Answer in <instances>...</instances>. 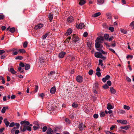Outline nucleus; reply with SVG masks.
Masks as SVG:
<instances>
[{
    "label": "nucleus",
    "instance_id": "nucleus-30",
    "mask_svg": "<svg viewBox=\"0 0 134 134\" xmlns=\"http://www.w3.org/2000/svg\"><path fill=\"white\" fill-rule=\"evenodd\" d=\"M25 69L26 70L29 69L30 68V65L29 64H26L25 65Z\"/></svg>",
    "mask_w": 134,
    "mask_h": 134
},
{
    "label": "nucleus",
    "instance_id": "nucleus-56",
    "mask_svg": "<svg viewBox=\"0 0 134 134\" xmlns=\"http://www.w3.org/2000/svg\"><path fill=\"white\" fill-rule=\"evenodd\" d=\"M15 124V126L16 127L17 129H18L19 128L20 126V124L18 123H16Z\"/></svg>",
    "mask_w": 134,
    "mask_h": 134
},
{
    "label": "nucleus",
    "instance_id": "nucleus-49",
    "mask_svg": "<svg viewBox=\"0 0 134 134\" xmlns=\"http://www.w3.org/2000/svg\"><path fill=\"white\" fill-rule=\"evenodd\" d=\"M105 132L107 134H115L114 133L108 131H106Z\"/></svg>",
    "mask_w": 134,
    "mask_h": 134
},
{
    "label": "nucleus",
    "instance_id": "nucleus-36",
    "mask_svg": "<svg viewBox=\"0 0 134 134\" xmlns=\"http://www.w3.org/2000/svg\"><path fill=\"white\" fill-rule=\"evenodd\" d=\"M124 108L125 109L129 110L130 109V107L129 106L124 105Z\"/></svg>",
    "mask_w": 134,
    "mask_h": 134
},
{
    "label": "nucleus",
    "instance_id": "nucleus-3",
    "mask_svg": "<svg viewBox=\"0 0 134 134\" xmlns=\"http://www.w3.org/2000/svg\"><path fill=\"white\" fill-rule=\"evenodd\" d=\"M34 124L35 125L34 126H33L34 130H36L37 129L40 128V124L37 121H35L34 122Z\"/></svg>",
    "mask_w": 134,
    "mask_h": 134
},
{
    "label": "nucleus",
    "instance_id": "nucleus-9",
    "mask_svg": "<svg viewBox=\"0 0 134 134\" xmlns=\"http://www.w3.org/2000/svg\"><path fill=\"white\" fill-rule=\"evenodd\" d=\"M85 127V126L83 123H80L79 125V128L80 130H82Z\"/></svg>",
    "mask_w": 134,
    "mask_h": 134
},
{
    "label": "nucleus",
    "instance_id": "nucleus-20",
    "mask_svg": "<svg viewBox=\"0 0 134 134\" xmlns=\"http://www.w3.org/2000/svg\"><path fill=\"white\" fill-rule=\"evenodd\" d=\"M72 30L71 29H68L65 35H70L72 32Z\"/></svg>",
    "mask_w": 134,
    "mask_h": 134
},
{
    "label": "nucleus",
    "instance_id": "nucleus-31",
    "mask_svg": "<svg viewBox=\"0 0 134 134\" xmlns=\"http://www.w3.org/2000/svg\"><path fill=\"white\" fill-rule=\"evenodd\" d=\"M39 60V62L40 63H44V59L43 57H40Z\"/></svg>",
    "mask_w": 134,
    "mask_h": 134
},
{
    "label": "nucleus",
    "instance_id": "nucleus-19",
    "mask_svg": "<svg viewBox=\"0 0 134 134\" xmlns=\"http://www.w3.org/2000/svg\"><path fill=\"white\" fill-rule=\"evenodd\" d=\"M85 26V25L83 23H80L78 25V27L77 26V27L80 29H82Z\"/></svg>",
    "mask_w": 134,
    "mask_h": 134
},
{
    "label": "nucleus",
    "instance_id": "nucleus-43",
    "mask_svg": "<svg viewBox=\"0 0 134 134\" xmlns=\"http://www.w3.org/2000/svg\"><path fill=\"white\" fill-rule=\"evenodd\" d=\"M78 106L77 104L76 103H74L72 104V107L74 108H76Z\"/></svg>",
    "mask_w": 134,
    "mask_h": 134
},
{
    "label": "nucleus",
    "instance_id": "nucleus-24",
    "mask_svg": "<svg viewBox=\"0 0 134 134\" xmlns=\"http://www.w3.org/2000/svg\"><path fill=\"white\" fill-rule=\"evenodd\" d=\"M86 3L85 0H80L79 4L81 5H82L85 4Z\"/></svg>",
    "mask_w": 134,
    "mask_h": 134
},
{
    "label": "nucleus",
    "instance_id": "nucleus-44",
    "mask_svg": "<svg viewBox=\"0 0 134 134\" xmlns=\"http://www.w3.org/2000/svg\"><path fill=\"white\" fill-rule=\"evenodd\" d=\"M47 129V127L46 126H44L42 128V131L43 132H45Z\"/></svg>",
    "mask_w": 134,
    "mask_h": 134
},
{
    "label": "nucleus",
    "instance_id": "nucleus-39",
    "mask_svg": "<svg viewBox=\"0 0 134 134\" xmlns=\"http://www.w3.org/2000/svg\"><path fill=\"white\" fill-rule=\"evenodd\" d=\"M6 110V108L4 107H3L1 110V112L2 113H5Z\"/></svg>",
    "mask_w": 134,
    "mask_h": 134
},
{
    "label": "nucleus",
    "instance_id": "nucleus-22",
    "mask_svg": "<svg viewBox=\"0 0 134 134\" xmlns=\"http://www.w3.org/2000/svg\"><path fill=\"white\" fill-rule=\"evenodd\" d=\"M56 91L55 88L54 87H52L51 89L50 92L51 93H55Z\"/></svg>",
    "mask_w": 134,
    "mask_h": 134
},
{
    "label": "nucleus",
    "instance_id": "nucleus-55",
    "mask_svg": "<svg viewBox=\"0 0 134 134\" xmlns=\"http://www.w3.org/2000/svg\"><path fill=\"white\" fill-rule=\"evenodd\" d=\"M88 34L87 32H84L83 34V36L84 37H86L88 35Z\"/></svg>",
    "mask_w": 134,
    "mask_h": 134
},
{
    "label": "nucleus",
    "instance_id": "nucleus-25",
    "mask_svg": "<svg viewBox=\"0 0 134 134\" xmlns=\"http://www.w3.org/2000/svg\"><path fill=\"white\" fill-rule=\"evenodd\" d=\"M110 92L111 93L115 94L116 93V91L115 90L113 87H111L110 88Z\"/></svg>",
    "mask_w": 134,
    "mask_h": 134
},
{
    "label": "nucleus",
    "instance_id": "nucleus-4",
    "mask_svg": "<svg viewBox=\"0 0 134 134\" xmlns=\"http://www.w3.org/2000/svg\"><path fill=\"white\" fill-rule=\"evenodd\" d=\"M95 46L96 49L99 51L103 47V46L100 43H96Z\"/></svg>",
    "mask_w": 134,
    "mask_h": 134
},
{
    "label": "nucleus",
    "instance_id": "nucleus-58",
    "mask_svg": "<svg viewBox=\"0 0 134 134\" xmlns=\"http://www.w3.org/2000/svg\"><path fill=\"white\" fill-rule=\"evenodd\" d=\"M105 115L104 113V112H102L100 114V117H102L104 116Z\"/></svg>",
    "mask_w": 134,
    "mask_h": 134
},
{
    "label": "nucleus",
    "instance_id": "nucleus-35",
    "mask_svg": "<svg viewBox=\"0 0 134 134\" xmlns=\"http://www.w3.org/2000/svg\"><path fill=\"white\" fill-rule=\"evenodd\" d=\"M104 36L105 39L108 40L109 37V35L108 34H105Z\"/></svg>",
    "mask_w": 134,
    "mask_h": 134
},
{
    "label": "nucleus",
    "instance_id": "nucleus-8",
    "mask_svg": "<svg viewBox=\"0 0 134 134\" xmlns=\"http://www.w3.org/2000/svg\"><path fill=\"white\" fill-rule=\"evenodd\" d=\"M51 44L49 45L47 49V51H49L50 52H51L54 49V47Z\"/></svg>",
    "mask_w": 134,
    "mask_h": 134
},
{
    "label": "nucleus",
    "instance_id": "nucleus-33",
    "mask_svg": "<svg viewBox=\"0 0 134 134\" xmlns=\"http://www.w3.org/2000/svg\"><path fill=\"white\" fill-rule=\"evenodd\" d=\"M19 52V50L17 49L15 51L13 52L12 53V54H13L14 55H16L18 54V53Z\"/></svg>",
    "mask_w": 134,
    "mask_h": 134
},
{
    "label": "nucleus",
    "instance_id": "nucleus-34",
    "mask_svg": "<svg viewBox=\"0 0 134 134\" xmlns=\"http://www.w3.org/2000/svg\"><path fill=\"white\" fill-rule=\"evenodd\" d=\"M48 35L47 33H46L42 37V39L43 40L45 39Z\"/></svg>",
    "mask_w": 134,
    "mask_h": 134
},
{
    "label": "nucleus",
    "instance_id": "nucleus-51",
    "mask_svg": "<svg viewBox=\"0 0 134 134\" xmlns=\"http://www.w3.org/2000/svg\"><path fill=\"white\" fill-rule=\"evenodd\" d=\"M93 117L95 119H97L98 117V115L97 114H95L93 116Z\"/></svg>",
    "mask_w": 134,
    "mask_h": 134
},
{
    "label": "nucleus",
    "instance_id": "nucleus-16",
    "mask_svg": "<svg viewBox=\"0 0 134 134\" xmlns=\"http://www.w3.org/2000/svg\"><path fill=\"white\" fill-rule=\"evenodd\" d=\"M43 26V25L42 24H40L35 27V29L37 30L41 28Z\"/></svg>",
    "mask_w": 134,
    "mask_h": 134
},
{
    "label": "nucleus",
    "instance_id": "nucleus-27",
    "mask_svg": "<svg viewBox=\"0 0 134 134\" xmlns=\"http://www.w3.org/2000/svg\"><path fill=\"white\" fill-rule=\"evenodd\" d=\"M10 71L13 74H15L16 73V72L14 70V69L12 68H10Z\"/></svg>",
    "mask_w": 134,
    "mask_h": 134
},
{
    "label": "nucleus",
    "instance_id": "nucleus-29",
    "mask_svg": "<svg viewBox=\"0 0 134 134\" xmlns=\"http://www.w3.org/2000/svg\"><path fill=\"white\" fill-rule=\"evenodd\" d=\"M53 18V15L52 14L50 13L49 15L48 18L50 21L52 20Z\"/></svg>",
    "mask_w": 134,
    "mask_h": 134
},
{
    "label": "nucleus",
    "instance_id": "nucleus-61",
    "mask_svg": "<svg viewBox=\"0 0 134 134\" xmlns=\"http://www.w3.org/2000/svg\"><path fill=\"white\" fill-rule=\"evenodd\" d=\"M100 51V53L101 54L102 53L103 54H105V52L103 50L100 49L99 50Z\"/></svg>",
    "mask_w": 134,
    "mask_h": 134
},
{
    "label": "nucleus",
    "instance_id": "nucleus-54",
    "mask_svg": "<svg viewBox=\"0 0 134 134\" xmlns=\"http://www.w3.org/2000/svg\"><path fill=\"white\" fill-rule=\"evenodd\" d=\"M109 49L112 52L114 53L116 55H117V54L115 52V51L113 49L111 48H109Z\"/></svg>",
    "mask_w": 134,
    "mask_h": 134
},
{
    "label": "nucleus",
    "instance_id": "nucleus-15",
    "mask_svg": "<svg viewBox=\"0 0 134 134\" xmlns=\"http://www.w3.org/2000/svg\"><path fill=\"white\" fill-rule=\"evenodd\" d=\"M72 37H73L74 40L75 42H77L79 40V37H78L76 36L75 35H73Z\"/></svg>",
    "mask_w": 134,
    "mask_h": 134
},
{
    "label": "nucleus",
    "instance_id": "nucleus-50",
    "mask_svg": "<svg viewBox=\"0 0 134 134\" xmlns=\"http://www.w3.org/2000/svg\"><path fill=\"white\" fill-rule=\"evenodd\" d=\"M105 78L107 80L110 79V76L108 75H107L105 76Z\"/></svg>",
    "mask_w": 134,
    "mask_h": 134
},
{
    "label": "nucleus",
    "instance_id": "nucleus-62",
    "mask_svg": "<svg viewBox=\"0 0 134 134\" xmlns=\"http://www.w3.org/2000/svg\"><path fill=\"white\" fill-rule=\"evenodd\" d=\"M65 121L68 124H69L70 123V121L68 119L66 118L65 119Z\"/></svg>",
    "mask_w": 134,
    "mask_h": 134
},
{
    "label": "nucleus",
    "instance_id": "nucleus-63",
    "mask_svg": "<svg viewBox=\"0 0 134 134\" xmlns=\"http://www.w3.org/2000/svg\"><path fill=\"white\" fill-rule=\"evenodd\" d=\"M96 74L98 77H100L101 76V73L99 72H97Z\"/></svg>",
    "mask_w": 134,
    "mask_h": 134
},
{
    "label": "nucleus",
    "instance_id": "nucleus-41",
    "mask_svg": "<svg viewBox=\"0 0 134 134\" xmlns=\"http://www.w3.org/2000/svg\"><path fill=\"white\" fill-rule=\"evenodd\" d=\"M17 129L16 128L14 127H13L11 131V132L13 134H14V132H15V131L16 130V129Z\"/></svg>",
    "mask_w": 134,
    "mask_h": 134
},
{
    "label": "nucleus",
    "instance_id": "nucleus-12",
    "mask_svg": "<svg viewBox=\"0 0 134 134\" xmlns=\"http://www.w3.org/2000/svg\"><path fill=\"white\" fill-rule=\"evenodd\" d=\"M65 54V52H62L59 53L58 56L60 58H62L64 57Z\"/></svg>",
    "mask_w": 134,
    "mask_h": 134
},
{
    "label": "nucleus",
    "instance_id": "nucleus-48",
    "mask_svg": "<svg viewBox=\"0 0 134 134\" xmlns=\"http://www.w3.org/2000/svg\"><path fill=\"white\" fill-rule=\"evenodd\" d=\"M38 89V87L36 85H35V90L34 92H37Z\"/></svg>",
    "mask_w": 134,
    "mask_h": 134
},
{
    "label": "nucleus",
    "instance_id": "nucleus-21",
    "mask_svg": "<svg viewBox=\"0 0 134 134\" xmlns=\"http://www.w3.org/2000/svg\"><path fill=\"white\" fill-rule=\"evenodd\" d=\"M106 15L108 19H112L111 15L110 13H107L106 14Z\"/></svg>",
    "mask_w": 134,
    "mask_h": 134
},
{
    "label": "nucleus",
    "instance_id": "nucleus-40",
    "mask_svg": "<svg viewBox=\"0 0 134 134\" xmlns=\"http://www.w3.org/2000/svg\"><path fill=\"white\" fill-rule=\"evenodd\" d=\"M9 31L12 33L14 32L15 31V28L14 27L11 28L9 30Z\"/></svg>",
    "mask_w": 134,
    "mask_h": 134
},
{
    "label": "nucleus",
    "instance_id": "nucleus-52",
    "mask_svg": "<svg viewBox=\"0 0 134 134\" xmlns=\"http://www.w3.org/2000/svg\"><path fill=\"white\" fill-rule=\"evenodd\" d=\"M109 30L111 32H113L114 31V28L113 27H110L109 28Z\"/></svg>",
    "mask_w": 134,
    "mask_h": 134
},
{
    "label": "nucleus",
    "instance_id": "nucleus-23",
    "mask_svg": "<svg viewBox=\"0 0 134 134\" xmlns=\"http://www.w3.org/2000/svg\"><path fill=\"white\" fill-rule=\"evenodd\" d=\"M101 14V13L100 12H98L93 14L92 16L94 17H97L100 15Z\"/></svg>",
    "mask_w": 134,
    "mask_h": 134
},
{
    "label": "nucleus",
    "instance_id": "nucleus-42",
    "mask_svg": "<svg viewBox=\"0 0 134 134\" xmlns=\"http://www.w3.org/2000/svg\"><path fill=\"white\" fill-rule=\"evenodd\" d=\"M103 88L105 89L109 88V87L107 84H105L103 86Z\"/></svg>",
    "mask_w": 134,
    "mask_h": 134
},
{
    "label": "nucleus",
    "instance_id": "nucleus-53",
    "mask_svg": "<svg viewBox=\"0 0 134 134\" xmlns=\"http://www.w3.org/2000/svg\"><path fill=\"white\" fill-rule=\"evenodd\" d=\"M133 57V56L132 55H128L126 57V58L127 59H128L129 58H130L131 59H132Z\"/></svg>",
    "mask_w": 134,
    "mask_h": 134
},
{
    "label": "nucleus",
    "instance_id": "nucleus-14",
    "mask_svg": "<svg viewBox=\"0 0 134 134\" xmlns=\"http://www.w3.org/2000/svg\"><path fill=\"white\" fill-rule=\"evenodd\" d=\"M20 124L21 125H23L24 124H25L26 126V125H29L30 124V122L27 121H21L20 122Z\"/></svg>",
    "mask_w": 134,
    "mask_h": 134
},
{
    "label": "nucleus",
    "instance_id": "nucleus-45",
    "mask_svg": "<svg viewBox=\"0 0 134 134\" xmlns=\"http://www.w3.org/2000/svg\"><path fill=\"white\" fill-rule=\"evenodd\" d=\"M27 42L26 41L25 42L23 43V46L24 48H26L27 47Z\"/></svg>",
    "mask_w": 134,
    "mask_h": 134
},
{
    "label": "nucleus",
    "instance_id": "nucleus-60",
    "mask_svg": "<svg viewBox=\"0 0 134 134\" xmlns=\"http://www.w3.org/2000/svg\"><path fill=\"white\" fill-rule=\"evenodd\" d=\"M91 42H88L87 43V45L88 47H91Z\"/></svg>",
    "mask_w": 134,
    "mask_h": 134
},
{
    "label": "nucleus",
    "instance_id": "nucleus-13",
    "mask_svg": "<svg viewBox=\"0 0 134 134\" xmlns=\"http://www.w3.org/2000/svg\"><path fill=\"white\" fill-rule=\"evenodd\" d=\"M47 134H53V131L51 128H49L47 130Z\"/></svg>",
    "mask_w": 134,
    "mask_h": 134
},
{
    "label": "nucleus",
    "instance_id": "nucleus-26",
    "mask_svg": "<svg viewBox=\"0 0 134 134\" xmlns=\"http://www.w3.org/2000/svg\"><path fill=\"white\" fill-rule=\"evenodd\" d=\"M130 126L129 125H127L124 127L121 126L120 127V128L121 129L127 130L130 128Z\"/></svg>",
    "mask_w": 134,
    "mask_h": 134
},
{
    "label": "nucleus",
    "instance_id": "nucleus-1",
    "mask_svg": "<svg viewBox=\"0 0 134 134\" xmlns=\"http://www.w3.org/2000/svg\"><path fill=\"white\" fill-rule=\"evenodd\" d=\"M54 71H52L50 72V74H49L48 76L53 80H54L57 77V74L55 73Z\"/></svg>",
    "mask_w": 134,
    "mask_h": 134
},
{
    "label": "nucleus",
    "instance_id": "nucleus-17",
    "mask_svg": "<svg viewBox=\"0 0 134 134\" xmlns=\"http://www.w3.org/2000/svg\"><path fill=\"white\" fill-rule=\"evenodd\" d=\"M4 122L5 125L6 127H7L9 126L10 124L9 122L7 121V119H4L3 120Z\"/></svg>",
    "mask_w": 134,
    "mask_h": 134
},
{
    "label": "nucleus",
    "instance_id": "nucleus-64",
    "mask_svg": "<svg viewBox=\"0 0 134 134\" xmlns=\"http://www.w3.org/2000/svg\"><path fill=\"white\" fill-rule=\"evenodd\" d=\"M126 79L127 81L130 82L131 81V79L129 77L127 76L126 77Z\"/></svg>",
    "mask_w": 134,
    "mask_h": 134
},
{
    "label": "nucleus",
    "instance_id": "nucleus-7",
    "mask_svg": "<svg viewBox=\"0 0 134 134\" xmlns=\"http://www.w3.org/2000/svg\"><path fill=\"white\" fill-rule=\"evenodd\" d=\"M117 121L118 123H120L122 124H127V121L126 120H118Z\"/></svg>",
    "mask_w": 134,
    "mask_h": 134
},
{
    "label": "nucleus",
    "instance_id": "nucleus-38",
    "mask_svg": "<svg viewBox=\"0 0 134 134\" xmlns=\"http://www.w3.org/2000/svg\"><path fill=\"white\" fill-rule=\"evenodd\" d=\"M23 59V57L21 56H19L16 57L15 58V59L16 60L19 59V60H21Z\"/></svg>",
    "mask_w": 134,
    "mask_h": 134
},
{
    "label": "nucleus",
    "instance_id": "nucleus-32",
    "mask_svg": "<svg viewBox=\"0 0 134 134\" xmlns=\"http://www.w3.org/2000/svg\"><path fill=\"white\" fill-rule=\"evenodd\" d=\"M99 84L97 83H95L93 85V87L95 89H96L98 88Z\"/></svg>",
    "mask_w": 134,
    "mask_h": 134
},
{
    "label": "nucleus",
    "instance_id": "nucleus-10",
    "mask_svg": "<svg viewBox=\"0 0 134 134\" xmlns=\"http://www.w3.org/2000/svg\"><path fill=\"white\" fill-rule=\"evenodd\" d=\"M74 20L73 17L72 16L69 17L67 19V22L69 23H71Z\"/></svg>",
    "mask_w": 134,
    "mask_h": 134
},
{
    "label": "nucleus",
    "instance_id": "nucleus-46",
    "mask_svg": "<svg viewBox=\"0 0 134 134\" xmlns=\"http://www.w3.org/2000/svg\"><path fill=\"white\" fill-rule=\"evenodd\" d=\"M15 125V123L14 122L11 123L9 125V127H13Z\"/></svg>",
    "mask_w": 134,
    "mask_h": 134
},
{
    "label": "nucleus",
    "instance_id": "nucleus-18",
    "mask_svg": "<svg viewBox=\"0 0 134 134\" xmlns=\"http://www.w3.org/2000/svg\"><path fill=\"white\" fill-rule=\"evenodd\" d=\"M114 108V107L113 106H112L111 104H110V103H108L107 104V108L108 110H110L111 109H112Z\"/></svg>",
    "mask_w": 134,
    "mask_h": 134
},
{
    "label": "nucleus",
    "instance_id": "nucleus-28",
    "mask_svg": "<svg viewBox=\"0 0 134 134\" xmlns=\"http://www.w3.org/2000/svg\"><path fill=\"white\" fill-rule=\"evenodd\" d=\"M104 0H97L98 4L100 5L103 4L104 2Z\"/></svg>",
    "mask_w": 134,
    "mask_h": 134
},
{
    "label": "nucleus",
    "instance_id": "nucleus-57",
    "mask_svg": "<svg viewBox=\"0 0 134 134\" xmlns=\"http://www.w3.org/2000/svg\"><path fill=\"white\" fill-rule=\"evenodd\" d=\"M107 84H108L109 86H110L111 85V82L110 81L108 80L107 82Z\"/></svg>",
    "mask_w": 134,
    "mask_h": 134
},
{
    "label": "nucleus",
    "instance_id": "nucleus-47",
    "mask_svg": "<svg viewBox=\"0 0 134 134\" xmlns=\"http://www.w3.org/2000/svg\"><path fill=\"white\" fill-rule=\"evenodd\" d=\"M93 70L91 69L89 71L88 74L90 75H91L93 74Z\"/></svg>",
    "mask_w": 134,
    "mask_h": 134
},
{
    "label": "nucleus",
    "instance_id": "nucleus-2",
    "mask_svg": "<svg viewBox=\"0 0 134 134\" xmlns=\"http://www.w3.org/2000/svg\"><path fill=\"white\" fill-rule=\"evenodd\" d=\"M104 40V38L103 36H99L97 38L96 40V43H102Z\"/></svg>",
    "mask_w": 134,
    "mask_h": 134
},
{
    "label": "nucleus",
    "instance_id": "nucleus-59",
    "mask_svg": "<svg viewBox=\"0 0 134 134\" xmlns=\"http://www.w3.org/2000/svg\"><path fill=\"white\" fill-rule=\"evenodd\" d=\"M130 26L133 27V29H134V21L132 22L130 25Z\"/></svg>",
    "mask_w": 134,
    "mask_h": 134
},
{
    "label": "nucleus",
    "instance_id": "nucleus-5",
    "mask_svg": "<svg viewBox=\"0 0 134 134\" xmlns=\"http://www.w3.org/2000/svg\"><path fill=\"white\" fill-rule=\"evenodd\" d=\"M83 78L81 76L78 75L76 77V80L79 83H81L82 82Z\"/></svg>",
    "mask_w": 134,
    "mask_h": 134
},
{
    "label": "nucleus",
    "instance_id": "nucleus-6",
    "mask_svg": "<svg viewBox=\"0 0 134 134\" xmlns=\"http://www.w3.org/2000/svg\"><path fill=\"white\" fill-rule=\"evenodd\" d=\"M27 128V126L25 125H24L20 126V129L21 131L23 132H24L26 130Z\"/></svg>",
    "mask_w": 134,
    "mask_h": 134
},
{
    "label": "nucleus",
    "instance_id": "nucleus-37",
    "mask_svg": "<svg viewBox=\"0 0 134 134\" xmlns=\"http://www.w3.org/2000/svg\"><path fill=\"white\" fill-rule=\"evenodd\" d=\"M121 31L122 33L124 34H126L127 33V31L124 29H121Z\"/></svg>",
    "mask_w": 134,
    "mask_h": 134
},
{
    "label": "nucleus",
    "instance_id": "nucleus-11",
    "mask_svg": "<svg viewBox=\"0 0 134 134\" xmlns=\"http://www.w3.org/2000/svg\"><path fill=\"white\" fill-rule=\"evenodd\" d=\"M95 56L97 58H100L102 57V54L100 53L97 52L95 53L94 54Z\"/></svg>",
    "mask_w": 134,
    "mask_h": 134
}]
</instances>
